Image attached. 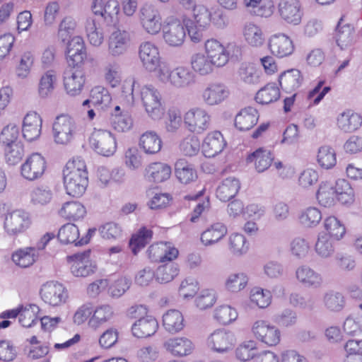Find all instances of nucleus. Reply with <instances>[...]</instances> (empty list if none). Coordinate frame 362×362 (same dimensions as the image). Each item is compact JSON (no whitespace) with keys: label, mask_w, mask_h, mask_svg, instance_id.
<instances>
[{"label":"nucleus","mask_w":362,"mask_h":362,"mask_svg":"<svg viewBox=\"0 0 362 362\" xmlns=\"http://www.w3.org/2000/svg\"><path fill=\"white\" fill-rule=\"evenodd\" d=\"M64 185L66 193L72 197H80L86 191L88 183V173L84 163H68L64 170Z\"/></svg>","instance_id":"1"},{"label":"nucleus","mask_w":362,"mask_h":362,"mask_svg":"<svg viewBox=\"0 0 362 362\" xmlns=\"http://www.w3.org/2000/svg\"><path fill=\"white\" fill-rule=\"evenodd\" d=\"M83 132V127L79 122L68 115L57 116L52 125L53 138L58 144H69Z\"/></svg>","instance_id":"2"},{"label":"nucleus","mask_w":362,"mask_h":362,"mask_svg":"<svg viewBox=\"0 0 362 362\" xmlns=\"http://www.w3.org/2000/svg\"><path fill=\"white\" fill-rule=\"evenodd\" d=\"M196 76L189 68L179 66L172 69L168 63L157 80L161 83L169 85L177 89H183L195 83Z\"/></svg>","instance_id":"3"},{"label":"nucleus","mask_w":362,"mask_h":362,"mask_svg":"<svg viewBox=\"0 0 362 362\" xmlns=\"http://www.w3.org/2000/svg\"><path fill=\"white\" fill-rule=\"evenodd\" d=\"M139 57L144 69L149 73H154L156 78L168 63L161 57L159 48L151 42L140 45Z\"/></svg>","instance_id":"4"},{"label":"nucleus","mask_w":362,"mask_h":362,"mask_svg":"<svg viewBox=\"0 0 362 362\" xmlns=\"http://www.w3.org/2000/svg\"><path fill=\"white\" fill-rule=\"evenodd\" d=\"M140 96L142 105L148 116L153 120H160L165 114V107L160 91L153 85L141 87Z\"/></svg>","instance_id":"5"},{"label":"nucleus","mask_w":362,"mask_h":362,"mask_svg":"<svg viewBox=\"0 0 362 362\" xmlns=\"http://www.w3.org/2000/svg\"><path fill=\"white\" fill-rule=\"evenodd\" d=\"M183 121L188 131L202 134L210 128L211 117L204 107H193L185 113Z\"/></svg>","instance_id":"6"},{"label":"nucleus","mask_w":362,"mask_h":362,"mask_svg":"<svg viewBox=\"0 0 362 362\" xmlns=\"http://www.w3.org/2000/svg\"><path fill=\"white\" fill-rule=\"evenodd\" d=\"M31 225V218L28 212L16 209L5 215L4 229L8 236H17L27 230Z\"/></svg>","instance_id":"7"},{"label":"nucleus","mask_w":362,"mask_h":362,"mask_svg":"<svg viewBox=\"0 0 362 362\" xmlns=\"http://www.w3.org/2000/svg\"><path fill=\"white\" fill-rule=\"evenodd\" d=\"M90 144L97 153L107 157L112 156L117 149L116 139L113 134L101 129L94 128L90 138Z\"/></svg>","instance_id":"8"},{"label":"nucleus","mask_w":362,"mask_h":362,"mask_svg":"<svg viewBox=\"0 0 362 362\" xmlns=\"http://www.w3.org/2000/svg\"><path fill=\"white\" fill-rule=\"evenodd\" d=\"M138 15L140 25L146 33L156 35L160 32L163 28L162 18L159 11L153 5H143Z\"/></svg>","instance_id":"9"},{"label":"nucleus","mask_w":362,"mask_h":362,"mask_svg":"<svg viewBox=\"0 0 362 362\" xmlns=\"http://www.w3.org/2000/svg\"><path fill=\"white\" fill-rule=\"evenodd\" d=\"M230 95L229 87L222 82L209 83L201 92L200 99L208 107L218 106L226 101Z\"/></svg>","instance_id":"10"},{"label":"nucleus","mask_w":362,"mask_h":362,"mask_svg":"<svg viewBox=\"0 0 362 362\" xmlns=\"http://www.w3.org/2000/svg\"><path fill=\"white\" fill-rule=\"evenodd\" d=\"M277 11L280 18L286 24L296 26L302 23L304 10L300 0H279Z\"/></svg>","instance_id":"11"},{"label":"nucleus","mask_w":362,"mask_h":362,"mask_svg":"<svg viewBox=\"0 0 362 362\" xmlns=\"http://www.w3.org/2000/svg\"><path fill=\"white\" fill-rule=\"evenodd\" d=\"M252 332L257 340L268 346H276L281 340L279 329L267 320L255 321L252 326Z\"/></svg>","instance_id":"12"},{"label":"nucleus","mask_w":362,"mask_h":362,"mask_svg":"<svg viewBox=\"0 0 362 362\" xmlns=\"http://www.w3.org/2000/svg\"><path fill=\"white\" fill-rule=\"evenodd\" d=\"M90 250L76 253L69 257L71 274L76 277H86L95 273L96 264L90 257Z\"/></svg>","instance_id":"13"},{"label":"nucleus","mask_w":362,"mask_h":362,"mask_svg":"<svg viewBox=\"0 0 362 362\" xmlns=\"http://www.w3.org/2000/svg\"><path fill=\"white\" fill-rule=\"evenodd\" d=\"M40 295L42 300L52 306H59L66 303L68 298L66 288L57 281H49L43 284Z\"/></svg>","instance_id":"14"},{"label":"nucleus","mask_w":362,"mask_h":362,"mask_svg":"<svg viewBox=\"0 0 362 362\" xmlns=\"http://www.w3.org/2000/svg\"><path fill=\"white\" fill-rule=\"evenodd\" d=\"M161 30L163 40L168 46L178 47L184 43L186 32L182 21L171 19L163 25Z\"/></svg>","instance_id":"15"},{"label":"nucleus","mask_w":362,"mask_h":362,"mask_svg":"<svg viewBox=\"0 0 362 362\" xmlns=\"http://www.w3.org/2000/svg\"><path fill=\"white\" fill-rule=\"evenodd\" d=\"M46 167L44 157L40 153H35L28 157L21 165V175L25 179L34 181L42 176Z\"/></svg>","instance_id":"16"},{"label":"nucleus","mask_w":362,"mask_h":362,"mask_svg":"<svg viewBox=\"0 0 362 362\" xmlns=\"http://www.w3.org/2000/svg\"><path fill=\"white\" fill-rule=\"evenodd\" d=\"M207 344L216 352L225 353L234 347L235 337L233 332L224 329H218L209 335Z\"/></svg>","instance_id":"17"},{"label":"nucleus","mask_w":362,"mask_h":362,"mask_svg":"<svg viewBox=\"0 0 362 362\" xmlns=\"http://www.w3.org/2000/svg\"><path fill=\"white\" fill-rule=\"evenodd\" d=\"M131 44V35L129 31L116 28L108 37V53L112 57L124 54Z\"/></svg>","instance_id":"18"},{"label":"nucleus","mask_w":362,"mask_h":362,"mask_svg":"<svg viewBox=\"0 0 362 362\" xmlns=\"http://www.w3.org/2000/svg\"><path fill=\"white\" fill-rule=\"evenodd\" d=\"M85 74L78 67L70 68L64 71V86L66 93L71 96H76L81 93L84 83Z\"/></svg>","instance_id":"19"},{"label":"nucleus","mask_w":362,"mask_h":362,"mask_svg":"<svg viewBox=\"0 0 362 362\" xmlns=\"http://www.w3.org/2000/svg\"><path fill=\"white\" fill-rule=\"evenodd\" d=\"M269 48L277 57L283 58L291 55L294 51L292 40L284 33H276L269 39Z\"/></svg>","instance_id":"20"},{"label":"nucleus","mask_w":362,"mask_h":362,"mask_svg":"<svg viewBox=\"0 0 362 362\" xmlns=\"http://www.w3.org/2000/svg\"><path fill=\"white\" fill-rule=\"evenodd\" d=\"M205 55L216 68L224 66L229 60V54L225 47L217 40L210 39L204 45Z\"/></svg>","instance_id":"21"},{"label":"nucleus","mask_w":362,"mask_h":362,"mask_svg":"<svg viewBox=\"0 0 362 362\" xmlns=\"http://www.w3.org/2000/svg\"><path fill=\"white\" fill-rule=\"evenodd\" d=\"M295 276L297 281L307 288H319L323 284L322 275L307 264L298 267Z\"/></svg>","instance_id":"22"},{"label":"nucleus","mask_w":362,"mask_h":362,"mask_svg":"<svg viewBox=\"0 0 362 362\" xmlns=\"http://www.w3.org/2000/svg\"><path fill=\"white\" fill-rule=\"evenodd\" d=\"M93 13L101 16L107 23H112L119 11V4L117 0H92Z\"/></svg>","instance_id":"23"},{"label":"nucleus","mask_w":362,"mask_h":362,"mask_svg":"<svg viewBox=\"0 0 362 362\" xmlns=\"http://www.w3.org/2000/svg\"><path fill=\"white\" fill-rule=\"evenodd\" d=\"M163 346L168 352L177 357L188 356L194 349L192 341L185 337L170 338L164 342Z\"/></svg>","instance_id":"24"},{"label":"nucleus","mask_w":362,"mask_h":362,"mask_svg":"<svg viewBox=\"0 0 362 362\" xmlns=\"http://www.w3.org/2000/svg\"><path fill=\"white\" fill-rule=\"evenodd\" d=\"M133 123V119L127 110H122L119 105H116L112 110L110 124L116 132H127L132 128Z\"/></svg>","instance_id":"25"},{"label":"nucleus","mask_w":362,"mask_h":362,"mask_svg":"<svg viewBox=\"0 0 362 362\" xmlns=\"http://www.w3.org/2000/svg\"><path fill=\"white\" fill-rule=\"evenodd\" d=\"M172 173L170 165L163 162H153L144 170V176L149 182L160 183L168 180Z\"/></svg>","instance_id":"26"},{"label":"nucleus","mask_w":362,"mask_h":362,"mask_svg":"<svg viewBox=\"0 0 362 362\" xmlns=\"http://www.w3.org/2000/svg\"><path fill=\"white\" fill-rule=\"evenodd\" d=\"M42 119L35 112L28 113L23 119L22 132L23 137L28 141H33L39 138L41 134Z\"/></svg>","instance_id":"27"},{"label":"nucleus","mask_w":362,"mask_h":362,"mask_svg":"<svg viewBox=\"0 0 362 362\" xmlns=\"http://www.w3.org/2000/svg\"><path fill=\"white\" fill-rule=\"evenodd\" d=\"M226 144L222 134L218 131L210 132L202 144V151L206 157H214L221 153Z\"/></svg>","instance_id":"28"},{"label":"nucleus","mask_w":362,"mask_h":362,"mask_svg":"<svg viewBox=\"0 0 362 362\" xmlns=\"http://www.w3.org/2000/svg\"><path fill=\"white\" fill-rule=\"evenodd\" d=\"M337 125L344 132H354L362 126V116L351 110H346L337 117Z\"/></svg>","instance_id":"29"},{"label":"nucleus","mask_w":362,"mask_h":362,"mask_svg":"<svg viewBox=\"0 0 362 362\" xmlns=\"http://www.w3.org/2000/svg\"><path fill=\"white\" fill-rule=\"evenodd\" d=\"M158 328L156 318L146 315L140 317L132 326V334L137 338H146L153 335Z\"/></svg>","instance_id":"30"},{"label":"nucleus","mask_w":362,"mask_h":362,"mask_svg":"<svg viewBox=\"0 0 362 362\" xmlns=\"http://www.w3.org/2000/svg\"><path fill=\"white\" fill-rule=\"evenodd\" d=\"M243 36L245 42L252 47H260L265 41L264 33L262 28L253 22H247L244 24Z\"/></svg>","instance_id":"31"},{"label":"nucleus","mask_w":362,"mask_h":362,"mask_svg":"<svg viewBox=\"0 0 362 362\" xmlns=\"http://www.w3.org/2000/svg\"><path fill=\"white\" fill-rule=\"evenodd\" d=\"M163 145L160 136L154 131H146L143 133L139 140V148L147 155L158 153Z\"/></svg>","instance_id":"32"},{"label":"nucleus","mask_w":362,"mask_h":362,"mask_svg":"<svg viewBox=\"0 0 362 362\" xmlns=\"http://www.w3.org/2000/svg\"><path fill=\"white\" fill-rule=\"evenodd\" d=\"M303 77L299 70L292 69L283 72L279 78V82L283 91L293 93L300 86Z\"/></svg>","instance_id":"33"},{"label":"nucleus","mask_w":362,"mask_h":362,"mask_svg":"<svg viewBox=\"0 0 362 362\" xmlns=\"http://www.w3.org/2000/svg\"><path fill=\"white\" fill-rule=\"evenodd\" d=\"M227 226L221 222L210 225L201 234V241L205 246H210L218 243L227 234Z\"/></svg>","instance_id":"34"},{"label":"nucleus","mask_w":362,"mask_h":362,"mask_svg":"<svg viewBox=\"0 0 362 362\" xmlns=\"http://www.w3.org/2000/svg\"><path fill=\"white\" fill-rule=\"evenodd\" d=\"M259 119L257 110L252 107L242 109L235 116V126L240 131H247L252 129Z\"/></svg>","instance_id":"35"},{"label":"nucleus","mask_w":362,"mask_h":362,"mask_svg":"<svg viewBox=\"0 0 362 362\" xmlns=\"http://www.w3.org/2000/svg\"><path fill=\"white\" fill-rule=\"evenodd\" d=\"M334 39L337 46L341 50L350 48L355 41V30L354 27L349 24L342 25L341 22H339Z\"/></svg>","instance_id":"36"},{"label":"nucleus","mask_w":362,"mask_h":362,"mask_svg":"<svg viewBox=\"0 0 362 362\" xmlns=\"http://www.w3.org/2000/svg\"><path fill=\"white\" fill-rule=\"evenodd\" d=\"M240 189V182L235 177L224 179L216 189V197L221 202H228L238 194Z\"/></svg>","instance_id":"37"},{"label":"nucleus","mask_w":362,"mask_h":362,"mask_svg":"<svg viewBox=\"0 0 362 362\" xmlns=\"http://www.w3.org/2000/svg\"><path fill=\"white\" fill-rule=\"evenodd\" d=\"M115 315L114 308L107 304L97 306L93 310V313L89 319L90 327L96 329L104 324L110 322Z\"/></svg>","instance_id":"38"},{"label":"nucleus","mask_w":362,"mask_h":362,"mask_svg":"<svg viewBox=\"0 0 362 362\" xmlns=\"http://www.w3.org/2000/svg\"><path fill=\"white\" fill-rule=\"evenodd\" d=\"M190 65L192 71L201 76H206L211 74L216 65L205 55L204 53H195L192 55Z\"/></svg>","instance_id":"39"},{"label":"nucleus","mask_w":362,"mask_h":362,"mask_svg":"<svg viewBox=\"0 0 362 362\" xmlns=\"http://www.w3.org/2000/svg\"><path fill=\"white\" fill-rule=\"evenodd\" d=\"M322 304L329 312L339 313L343 310L346 305V299L342 293L329 290L323 295Z\"/></svg>","instance_id":"40"},{"label":"nucleus","mask_w":362,"mask_h":362,"mask_svg":"<svg viewBox=\"0 0 362 362\" xmlns=\"http://www.w3.org/2000/svg\"><path fill=\"white\" fill-rule=\"evenodd\" d=\"M163 326L170 334L182 331L185 327L184 317L177 310H169L163 315Z\"/></svg>","instance_id":"41"},{"label":"nucleus","mask_w":362,"mask_h":362,"mask_svg":"<svg viewBox=\"0 0 362 362\" xmlns=\"http://www.w3.org/2000/svg\"><path fill=\"white\" fill-rule=\"evenodd\" d=\"M334 240L324 232L319 233L314 247L317 255L322 259H328L332 257L335 252Z\"/></svg>","instance_id":"42"},{"label":"nucleus","mask_w":362,"mask_h":362,"mask_svg":"<svg viewBox=\"0 0 362 362\" xmlns=\"http://www.w3.org/2000/svg\"><path fill=\"white\" fill-rule=\"evenodd\" d=\"M175 175L182 184H189L197 178V170L194 165L185 159H179L175 164Z\"/></svg>","instance_id":"43"},{"label":"nucleus","mask_w":362,"mask_h":362,"mask_svg":"<svg viewBox=\"0 0 362 362\" xmlns=\"http://www.w3.org/2000/svg\"><path fill=\"white\" fill-rule=\"evenodd\" d=\"M38 255L35 247H25L14 252L11 259L16 265L21 268H27L35 262Z\"/></svg>","instance_id":"44"},{"label":"nucleus","mask_w":362,"mask_h":362,"mask_svg":"<svg viewBox=\"0 0 362 362\" xmlns=\"http://www.w3.org/2000/svg\"><path fill=\"white\" fill-rule=\"evenodd\" d=\"M243 4L252 14L268 18L274 12V4L272 1L264 2V0H243Z\"/></svg>","instance_id":"45"},{"label":"nucleus","mask_w":362,"mask_h":362,"mask_svg":"<svg viewBox=\"0 0 362 362\" xmlns=\"http://www.w3.org/2000/svg\"><path fill=\"white\" fill-rule=\"evenodd\" d=\"M325 233L333 240H341L346 233L344 224L334 216H329L323 221Z\"/></svg>","instance_id":"46"},{"label":"nucleus","mask_w":362,"mask_h":362,"mask_svg":"<svg viewBox=\"0 0 362 362\" xmlns=\"http://www.w3.org/2000/svg\"><path fill=\"white\" fill-rule=\"evenodd\" d=\"M273 158L270 151L259 148L247 158V163H254L257 172L266 170L272 164Z\"/></svg>","instance_id":"47"},{"label":"nucleus","mask_w":362,"mask_h":362,"mask_svg":"<svg viewBox=\"0 0 362 362\" xmlns=\"http://www.w3.org/2000/svg\"><path fill=\"white\" fill-rule=\"evenodd\" d=\"M334 191L337 200L342 204H351L355 200V194L349 182L345 179H338L334 184Z\"/></svg>","instance_id":"48"},{"label":"nucleus","mask_w":362,"mask_h":362,"mask_svg":"<svg viewBox=\"0 0 362 362\" xmlns=\"http://www.w3.org/2000/svg\"><path fill=\"white\" fill-rule=\"evenodd\" d=\"M84 28L89 43L93 47H100L105 39L103 28L97 25L94 19L90 18L86 19Z\"/></svg>","instance_id":"49"},{"label":"nucleus","mask_w":362,"mask_h":362,"mask_svg":"<svg viewBox=\"0 0 362 362\" xmlns=\"http://www.w3.org/2000/svg\"><path fill=\"white\" fill-rule=\"evenodd\" d=\"M317 161L321 168L327 170L332 169L337 163L335 150L329 145L320 146L317 151Z\"/></svg>","instance_id":"50"},{"label":"nucleus","mask_w":362,"mask_h":362,"mask_svg":"<svg viewBox=\"0 0 362 362\" xmlns=\"http://www.w3.org/2000/svg\"><path fill=\"white\" fill-rule=\"evenodd\" d=\"M319 204L325 207L334 205L337 197L334 191V184L329 182H322L317 192Z\"/></svg>","instance_id":"51"},{"label":"nucleus","mask_w":362,"mask_h":362,"mask_svg":"<svg viewBox=\"0 0 362 362\" xmlns=\"http://www.w3.org/2000/svg\"><path fill=\"white\" fill-rule=\"evenodd\" d=\"M280 98V90L274 83H268L257 91L255 96L257 103L268 105L276 102Z\"/></svg>","instance_id":"52"},{"label":"nucleus","mask_w":362,"mask_h":362,"mask_svg":"<svg viewBox=\"0 0 362 362\" xmlns=\"http://www.w3.org/2000/svg\"><path fill=\"white\" fill-rule=\"evenodd\" d=\"M248 281L249 277L245 273H233L227 276L224 285L228 291L238 293L247 286Z\"/></svg>","instance_id":"53"},{"label":"nucleus","mask_w":362,"mask_h":362,"mask_svg":"<svg viewBox=\"0 0 362 362\" xmlns=\"http://www.w3.org/2000/svg\"><path fill=\"white\" fill-rule=\"evenodd\" d=\"M237 74L238 79L245 84H257L260 81V71L250 64L243 63Z\"/></svg>","instance_id":"54"},{"label":"nucleus","mask_w":362,"mask_h":362,"mask_svg":"<svg viewBox=\"0 0 362 362\" xmlns=\"http://www.w3.org/2000/svg\"><path fill=\"white\" fill-rule=\"evenodd\" d=\"M228 247L233 255L240 257L247 252L249 243L243 234L233 233L228 237Z\"/></svg>","instance_id":"55"},{"label":"nucleus","mask_w":362,"mask_h":362,"mask_svg":"<svg viewBox=\"0 0 362 362\" xmlns=\"http://www.w3.org/2000/svg\"><path fill=\"white\" fill-rule=\"evenodd\" d=\"M40 308L35 304L25 306L21 305V313L18 317L20 324L25 327H30L38 321Z\"/></svg>","instance_id":"56"},{"label":"nucleus","mask_w":362,"mask_h":362,"mask_svg":"<svg viewBox=\"0 0 362 362\" xmlns=\"http://www.w3.org/2000/svg\"><path fill=\"white\" fill-rule=\"evenodd\" d=\"M153 233L146 227H142L134 235H132L129 241V247L134 255L144 248L152 238Z\"/></svg>","instance_id":"57"},{"label":"nucleus","mask_w":362,"mask_h":362,"mask_svg":"<svg viewBox=\"0 0 362 362\" xmlns=\"http://www.w3.org/2000/svg\"><path fill=\"white\" fill-rule=\"evenodd\" d=\"M57 238L63 244L76 245L80 238L79 229L75 224L66 223L59 228Z\"/></svg>","instance_id":"58"},{"label":"nucleus","mask_w":362,"mask_h":362,"mask_svg":"<svg viewBox=\"0 0 362 362\" xmlns=\"http://www.w3.org/2000/svg\"><path fill=\"white\" fill-rule=\"evenodd\" d=\"M86 213V211L83 205L78 202H68L63 205L59 211L62 216L72 220L83 218Z\"/></svg>","instance_id":"59"},{"label":"nucleus","mask_w":362,"mask_h":362,"mask_svg":"<svg viewBox=\"0 0 362 362\" xmlns=\"http://www.w3.org/2000/svg\"><path fill=\"white\" fill-rule=\"evenodd\" d=\"M53 192L46 185H38L33 189L30 194V202L35 205H46L52 199Z\"/></svg>","instance_id":"60"},{"label":"nucleus","mask_w":362,"mask_h":362,"mask_svg":"<svg viewBox=\"0 0 362 362\" xmlns=\"http://www.w3.org/2000/svg\"><path fill=\"white\" fill-rule=\"evenodd\" d=\"M322 220L321 211L317 208L310 206L303 210L299 216L300 223L306 228L317 226Z\"/></svg>","instance_id":"61"},{"label":"nucleus","mask_w":362,"mask_h":362,"mask_svg":"<svg viewBox=\"0 0 362 362\" xmlns=\"http://www.w3.org/2000/svg\"><path fill=\"white\" fill-rule=\"evenodd\" d=\"M56 81L57 75L52 70L47 71L42 76L38 87V93L40 98H46L52 94Z\"/></svg>","instance_id":"62"},{"label":"nucleus","mask_w":362,"mask_h":362,"mask_svg":"<svg viewBox=\"0 0 362 362\" xmlns=\"http://www.w3.org/2000/svg\"><path fill=\"white\" fill-rule=\"evenodd\" d=\"M308 241L302 237H296L289 243V251L296 259H303L305 258L310 252Z\"/></svg>","instance_id":"63"},{"label":"nucleus","mask_w":362,"mask_h":362,"mask_svg":"<svg viewBox=\"0 0 362 362\" xmlns=\"http://www.w3.org/2000/svg\"><path fill=\"white\" fill-rule=\"evenodd\" d=\"M179 273L178 266L175 263H168L158 267L155 272L156 280L161 283L165 284L171 281Z\"/></svg>","instance_id":"64"}]
</instances>
